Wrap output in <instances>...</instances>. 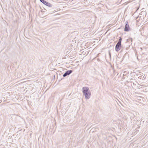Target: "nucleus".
Returning <instances> with one entry per match:
<instances>
[{"label":"nucleus","mask_w":148,"mask_h":148,"mask_svg":"<svg viewBox=\"0 0 148 148\" xmlns=\"http://www.w3.org/2000/svg\"><path fill=\"white\" fill-rule=\"evenodd\" d=\"M82 92L86 99H88L90 98L91 92L88 87H83L82 88Z\"/></svg>","instance_id":"f257e3e1"},{"label":"nucleus","mask_w":148,"mask_h":148,"mask_svg":"<svg viewBox=\"0 0 148 148\" xmlns=\"http://www.w3.org/2000/svg\"><path fill=\"white\" fill-rule=\"evenodd\" d=\"M41 2L43 3L45 5H46L49 7H51L52 6L51 4L49 3H48L46 1L44 0H40Z\"/></svg>","instance_id":"f03ea898"},{"label":"nucleus","mask_w":148,"mask_h":148,"mask_svg":"<svg viewBox=\"0 0 148 148\" xmlns=\"http://www.w3.org/2000/svg\"><path fill=\"white\" fill-rule=\"evenodd\" d=\"M121 45V44L117 43L115 47V50L116 51H118L119 50H120Z\"/></svg>","instance_id":"7ed1b4c3"},{"label":"nucleus","mask_w":148,"mask_h":148,"mask_svg":"<svg viewBox=\"0 0 148 148\" xmlns=\"http://www.w3.org/2000/svg\"><path fill=\"white\" fill-rule=\"evenodd\" d=\"M73 71L71 70H68L66 71L65 73L63 75L64 77H65L66 76L70 75L72 72Z\"/></svg>","instance_id":"20e7f679"},{"label":"nucleus","mask_w":148,"mask_h":148,"mask_svg":"<svg viewBox=\"0 0 148 148\" xmlns=\"http://www.w3.org/2000/svg\"><path fill=\"white\" fill-rule=\"evenodd\" d=\"M129 27L128 23H127L125 25L124 29V31H128L129 30Z\"/></svg>","instance_id":"39448f33"},{"label":"nucleus","mask_w":148,"mask_h":148,"mask_svg":"<svg viewBox=\"0 0 148 148\" xmlns=\"http://www.w3.org/2000/svg\"><path fill=\"white\" fill-rule=\"evenodd\" d=\"M122 41V38L121 37H119V39L117 43H120L121 44V42Z\"/></svg>","instance_id":"423d86ee"},{"label":"nucleus","mask_w":148,"mask_h":148,"mask_svg":"<svg viewBox=\"0 0 148 148\" xmlns=\"http://www.w3.org/2000/svg\"><path fill=\"white\" fill-rule=\"evenodd\" d=\"M109 55H110V56H111L110 54V53H109Z\"/></svg>","instance_id":"0eeeda50"}]
</instances>
